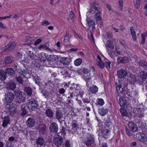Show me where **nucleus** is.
<instances>
[{"label": "nucleus", "instance_id": "1", "mask_svg": "<svg viewBox=\"0 0 147 147\" xmlns=\"http://www.w3.org/2000/svg\"><path fill=\"white\" fill-rule=\"evenodd\" d=\"M115 85L116 90L118 94L121 93L126 94L127 96L132 97V94L129 93L130 90L127 88V87L124 84L122 83L121 80H119L118 82H115Z\"/></svg>", "mask_w": 147, "mask_h": 147}, {"label": "nucleus", "instance_id": "2", "mask_svg": "<svg viewBox=\"0 0 147 147\" xmlns=\"http://www.w3.org/2000/svg\"><path fill=\"white\" fill-rule=\"evenodd\" d=\"M55 117V118L59 122L61 127L63 126H62L63 123L66 126H67V124L65 121V118L64 117V115L62 111L59 109L57 110L56 111Z\"/></svg>", "mask_w": 147, "mask_h": 147}, {"label": "nucleus", "instance_id": "3", "mask_svg": "<svg viewBox=\"0 0 147 147\" xmlns=\"http://www.w3.org/2000/svg\"><path fill=\"white\" fill-rule=\"evenodd\" d=\"M28 108L30 111L36 110L39 107V105L36 99L33 98L29 100L28 102Z\"/></svg>", "mask_w": 147, "mask_h": 147}, {"label": "nucleus", "instance_id": "4", "mask_svg": "<svg viewBox=\"0 0 147 147\" xmlns=\"http://www.w3.org/2000/svg\"><path fill=\"white\" fill-rule=\"evenodd\" d=\"M14 100L16 103H20L25 101V98L23 97L22 92L20 90H16L14 91Z\"/></svg>", "mask_w": 147, "mask_h": 147}, {"label": "nucleus", "instance_id": "5", "mask_svg": "<svg viewBox=\"0 0 147 147\" xmlns=\"http://www.w3.org/2000/svg\"><path fill=\"white\" fill-rule=\"evenodd\" d=\"M71 128L69 127L68 129L69 133H72L74 134L77 132L79 129V124L77 121L75 120H72L71 123Z\"/></svg>", "mask_w": 147, "mask_h": 147}, {"label": "nucleus", "instance_id": "6", "mask_svg": "<svg viewBox=\"0 0 147 147\" xmlns=\"http://www.w3.org/2000/svg\"><path fill=\"white\" fill-rule=\"evenodd\" d=\"M144 105L142 104H138L136 108V109L137 111L136 115L138 118V119L140 120V121H142V118L144 117L143 114Z\"/></svg>", "mask_w": 147, "mask_h": 147}, {"label": "nucleus", "instance_id": "7", "mask_svg": "<svg viewBox=\"0 0 147 147\" xmlns=\"http://www.w3.org/2000/svg\"><path fill=\"white\" fill-rule=\"evenodd\" d=\"M63 138L61 136L57 135L54 138L53 143L55 146L58 147L63 144Z\"/></svg>", "mask_w": 147, "mask_h": 147}, {"label": "nucleus", "instance_id": "8", "mask_svg": "<svg viewBox=\"0 0 147 147\" xmlns=\"http://www.w3.org/2000/svg\"><path fill=\"white\" fill-rule=\"evenodd\" d=\"M90 8L88 10L87 13H91L92 14L96 13L98 11L100 8L98 7V4L96 2H94L90 5Z\"/></svg>", "mask_w": 147, "mask_h": 147}, {"label": "nucleus", "instance_id": "9", "mask_svg": "<svg viewBox=\"0 0 147 147\" xmlns=\"http://www.w3.org/2000/svg\"><path fill=\"white\" fill-rule=\"evenodd\" d=\"M16 44L14 42L7 44L2 49V52H9L13 51L15 48Z\"/></svg>", "mask_w": 147, "mask_h": 147}, {"label": "nucleus", "instance_id": "10", "mask_svg": "<svg viewBox=\"0 0 147 147\" xmlns=\"http://www.w3.org/2000/svg\"><path fill=\"white\" fill-rule=\"evenodd\" d=\"M49 129L51 133H57L59 129L57 124L55 122H51L49 126Z\"/></svg>", "mask_w": 147, "mask_h": 147}, {"label": "nucleus", "instance_id": "11", "mask_svg": "<svg viewBox=\"0 0 147 147\" xmlns=\"http://www.w3.org/2000/svg\"><path fill=\"white\" fill-rule=\"evenodd\" d=\"M14 98V94L12 92H8L5 94V99L8 104L11 103Z\"/></svg>", "mask_w": 147, "mask_h": 147}, {"label": "nucleus", "instance_id": "12", "mask_svg": "<svg viewBox=\"0 0 147 147\" xmlns=\"http://www.w3.org/2000/svg\"><path fill=\"white\" fill-rule=\"evenodd\" d=\"M87 140L85 141L84 144L87 146H91L94 142V137L93 135L90 134L88 136Z\"/></svg>", "mask_w": 147, "mask_h": 147}, {"label": "nucleus", "instance_id": "13", "mask_svg": "<svg viewBox=\"0 0 147 147\" xmlns=\"http://www.w3.org/2000/svg\"><path fill=\"white\" fill-rule=\"evenodd\" d=\"M127 74V71L125 69H121L117 71V75L120 78H125Z\"/></svg>", "mask_w": 147, "mask_h": 147}, {"label": "nucleus", "instance_id": "14", "mask_svg": "<svg viewBox=\"0 0 147 147\" xmlns=\"http://www.w3.org/2000/svg\"><path fill=\"white\" fill-rule=\"evenodd\" d=\"M87 24H88L89 28L92 30L95 28V22L89 17H87L86 19Z\"/></svg>", "mask_w": 147, "mask_h": 147}, {"label": "nucleus", "instance_id": "15", "mask_svg": "<svg viewBox=\"0 0 147 147\" xmlns=\"http://www.w3.org/2000/svg\"><path fill=\"white\" fill-rule=\"evenodd\" d=\"M128 126L130 130L133 132L137 131L138 127L137 125L133 122H130L128 124Z\"/></svg>", "mask_w": 147, "mask_h": 147}, {"label": "nucleus", "instance_id": "16", "mask_svg": "<svg viewBox=\"0 0 147 147\" xmlns=\"http://www.w3.org/2000/svg\"><path fill=\"white\" fill-rule=\"evenodd\" d=\"M40 134H41L44 133L47 129L46 125L43 124H39L37 127Z\"/></svg>", "mask_w": 147, "mask_h": 147}, {"label": "nucleus", "instance_id": "17", "mask_svg": "<svg viewBox=\"0 0 147 147\" xmlns=\"http://www.w3.org/2000/svg\"><path fill=\"white\" fill-rule=\"evenodd\" d=\"M26 125L29 127H32L34 126L35 124V120L32 117L29 118L26 122Z\"/></svg>", "mask_w": 147, "mask_h": 147}, {"label": "nucleus", "instance_id": "18", "mask_svg": "<svg viewBox=\"0 0 147 147\" xmlns=\"http://www.w3.org/2000/svg\"><path fill=\"white\" fill-rule=\"evenodd\" d=\"M117 63L119 64L120 63H126L129 61L128 58L126 57H118L117 59Z\"/></svg>", "mask_w": 147, "mask_h": 147}, {"label": "nucleus", "instance_id": "19", "mask_svg": "<svg viewBox=\"0 0 147 147\" xmlns=\"http://www.w3.org/2000/svg\"><path fill=\"white\" fill-rule=\"evenodd\" d=\"M6 87L8 89L13 90L16 88V84L14 82L10 81L7 83Z\"/></svg>", "mask_w": 147, "mask_h": 147}, {"label": "nucleus", "instance_id": "20", "mask_svg": "<svg viewBox=\"0 0 147 147\" xmlns=\"http://www.w3.org/2000/svg\"><path fill=\"white\" fill-rule=\"evenodd\" d=\"M113 39L112 40H108L107 44L105 45V47L107 51L109 50V48L113 49L114 48V40Z\"/></svg>", "mask_w": 147, "mask_h": 147}, {"label": "nucleus", "instance_id": "21", "mask_svg": "<svg viewBox=\"0 0 147 147\" xmlns=\"http://www.w3.org/2000/svg\"><path fill=\"white\" fill-rule=\"evenodd\" d=\"M4 73L6 75L12 76L15 74V71L12 68H7L5 69Z\"/></svg>", "mask_w": 147, "mask_h": 147}, {"label": "nucleus", "instance_id": "22", "mask_svg": "<svg viewBox=\"0 0 147 147\" xmlns=\"http://www.w3.org/2000/svg\"><path fill=\"white\" fill-rule=\"evenodd\" d=\"M138 138L140 141L144 143L147 144V137L146 136L145 134H141Z\"/></svg>", "mask_w": 147, "mask_h": 147}, {"label": "nucleus", "instance_id": "23", "mask_svg": "<svg viewBox=\"0 0 147 147\" xmlns=\"http://www.w3.org/2000/svg\"><path fill=\"white\" fill-rule=\"evenodd\" d=\"M47 56H46L45 53H40L38 55V59L39 60L43 63V65H45V64H44L45 62L46 61V60L47 59Z\"/></svg>", "mask_w": 147, "mask_h": 147}, {"label": "nucleus", "instance_id": "24", "mask_svg": "<svg viewBox=\"0 0 147 147\" xmlns=\"http://www.w3.org/2000/svg\"><path fill=\"white\" fill-rule=\"evenodd\" d=\"M98 113L102 116H104L106 115L108 112L107 109H104L103 107L99 108L98 110Z\"/></svg>", "mask_w": 147, "mask_h": 147}, {"label": "nucleus", "instance_id": "25", "mask_svg": "<svg viewBox=\"0 0 147 147\" xmlns=\"http://www.w3.org/2000/svg\"><path fill=\"white\" fill-rule=\"evenodd\" d=\"M119 103L121 107L125 108L127 106L126 101L125 99L120 97L119 98Z\"/></svg>", "mask_w": 147, "mask_h": 147}, {"label": "nucleus", "instance_id": "26", "mask_svg": "<svg viewBox=\"0 0 147 147\" xmlns=\"http://www.w3.org/2000/svg\"><path fill=\"white\" fill-rule=\"evenodd\" d=\"M10 120L9 116H5L4 118V120L2 124L3 126L5 127L7 125L10 123Z\"/></svg>", "mask_w": 147, "mask_h": 147}, {"label": "nucleus", "instance_id": "27", "mask_svg": "<svg viewBox=\"0 0 147 147\" xmlns=\"http://www.w3.org/2000/svg\"><path fill=\"white\" fill-rule=\"evenodd\" d=\"M140 76L139 80H145L147 78V72L145 71H141L140 72Z\"/></svg>", "mask_w": 147, "mask_h": 147}, {"label": "nucleus", "instance_id": "28", "mask_svg": "<svg viewBox=\"0 0 147 147\" xmlns=\"http://www.w3.org/2000/svg\"><path fill=\"white\" fill-rule=\"evenodd\" d=\"M24 90L28 96H30L32 93V89L29 86H25L24 87Z\"/></svg>", "mask_w": 147, "mask_h": 147}, {"label": "nucleus", "instance_id": "29", "mask_svg": "<svg viewBox=\"0 0 147 147\" xmlns=\"http://www.w3.org/2000/svg\"><path fill=\"white\" fill-rule=\"evenodd\" d=\"M101 15V12L99 10L97 13H95L94 16L97 22L102 20Z\"/></svg>", "mask_w": 147, "mask_h": 147}, {"label": "nucleus", "instance_id": "30", "mask_svg": "<svg viewBox=\"0 0 147 147\" xmlns=\"http://www.w3.org/2000/svg\"><path fill=\"white\" fill-rule=\"evenodd\" d=\"M47 45H48V46L49 45V44L47 43H46V44H41L38 47V48L40 49H43L44 50L49 51L51 52H52L53 51L52 50L49 48L48 46H47Z\"/></svg>", "mask_w": 147, "mask_h": 147}, {"label": "nucleus", "instance_id": "31", "mask_svg": "<svg viewBox=\"0 0 147 147\" xmlns=\"http://www.w3.org/2000/svg\"><path fill=\"white\" fill-rule=\"evenodd\" d=\"M45 114L47 117L49 118H52L54 115L53 112L50 109H48L46 110Z\"/></svg>", "mask_w": 147, "mask_h": 147}, {"label": "nucleus", "instance_id": "32", "mask_svg": "<svg viewBox=\"0 0 147 147\" xmlns=\"http://www.w3.org/2000/svg\"><path fill=\"white\" fill-rule=\"evenodd\" d=\"M70 59L68 57L62 58L60 62L64 65H68L69 64Z\"/></svg>", "mask_w": 147, "mask_h": 147}, {"label": "nucleus", "instance_id": "33", "mask_svg": "<svg viewBox=\"0 0 147 147\" xmlns=\"http://www.w3.org/2000/svg\"><path fill=\"white\" fill-rule=\"evenodd\" d=\"M13 57L11 56L7 57L5 58L4 63L5 64H9L13 61Z\"/></svg>", "mask_w": 147, "mask_h": 147}, {"label": "nucleus", "instance_id": "34", "mask_svg": "<svg viewBox=\"0 0 147 147\" xmlns=\"http://www.w3.org/2000/svg\"><path fill=\"white\" fill-rule=\"evenodd\" d=\"M7 76L3 71L0 69V80L2 82L5 80L6 79Z\"/></svg>", "mask_w": 147, "mask_h": 147}, {"label": "nucleus", "instance_id": "35", "mask_svg": "<svg viewBox=\"0 0 147 147\" xmlns=\"http://www.w3.org/2000/svg\"><path fill=\"white\" fill-rule=\"evenodd\" d=\"M98 88L95 85H93L90 88V92L92 94H95L98 91Z\"/></svg>", "mask_w": 147, "mask_h": 147}, {"label": "nucleus", "instance_id": "36", "mask_svg": "<svg viewBox=\"0 0 147 147\" xmlns=\"http://www.w3.org/2000/svg\"><path fill=\"white\" fill-rule=\"evenodd\" d=\"M26 105L24 104L22 105L21 108V114L20 115L22 116H24L27 114V112L25 108Z\"/></svg>", "mask_w": 147, "mask_h": 147}, {"label": "nucleus", "instance_id": "37", "mask_svg": "<svg viewBox=\"0 0 147 147\" xmlns=\"http://www.w3.org/2000/svg\"><path fill=\"white\" fill-rule=\"evenodd\" d=\"M45 140L42 137H39L36 141V143L40 146L44 145Z\"/></svg>", "mask_w": 147, "mask_h": 147}, {"label": "nucleus", "instance_id": "38", "mask_svg": "<svg viewBox=\"0 0 147 147\" xmlns=\"http://www.w3.org/2000/svg\"><path fill=\"white\" fill-rule=\"evenodd\" d=\"M83 79L85 80L86 82V85L87 86L89 87L88 82H89V80L91 78V75L89 74L88 75H85L83 76L82 77Z\"/></svg>", "mask_w": 147, "mask_h": 147}, {"label": "nucleus", "instance_id": "39", "mask_svg": "<svg viewBox=\"0 0 147 147\" xmlns=\"http://www.w3.org/2000/svg\"><path fill=\"white\" fill-rule=\"evenodd\" d=\"M33 81L36 84H39L40 82V76L37 74L33 76Z\"/></svg>", "mask_w": 147, "mask_h": 147}, {"label": "nucleus", "instance_id": "40", "mask_svg": "<svg viewBox=\"0 0 147 147\" xmlns=\"http://www.w3.org/2000/svg\"><path fill=\"white\" fill-rule=\"evenodd\" d=\"M41 92L47 99L48 100L49 96V92L47 91L45 88L40 91Z\"/></svg>", "mask_w": 147, "mask_h": 147}, {"label": "nucleus", "instance_id": "41", "mask_svg": "<svg viewBox=\"0 0 147 147\" xmlns=\"http://www.w3.org/2000/svg\"><path fill=\"white\" fill-rule=\"evenodd\" d=\"M138 64L140 66L145 68L147 66V62L144 60H142L138 62Z\"/></svg>", "mask_w": 147, "mask_h": 147}, {"label": "nucleus", "instance_id": "42", "mask_svg": "<svg viewBox=\"0 0 147 147\" xmlns=\"http://www.w3.org/2000/svg\"><path fill=\"white\" fill-rule=\"evenodd\" d=\"M109 131L107 129H103L101 131V136L103 137L106 138L107 136L108 135Z\"/></svg>", "mask_w": 147, "mask_h": 147}, {"label": "nucleus", "instance_id": "43", "mask_svg": "<svg viewBox=\"0 0 147 147\" xmlns=\"http://www.w3.org/2000/svg\"><path fill=\"white\" fill-rule=\"evenodd\" d=\"M50 83H51V82H48L47 83H46L45 84V86H44L42 85L41 82H39V84H36L37 85H38L39 86V89L40 91L44 89L43 87H44L45 88H46V86H47L48 84H49Z\"/></svg>", "mask_w": 147, "mask_h": 147}, {"label": "nucleus", "instance_id": "44", "mask_svg": "<svg viewBox=\"0 0 147 147\" xmlns=\"http://www.w3.org/2000/svg\"><path fill=\"white\" fill-rule=\"evenodd\" d=\"M82 62V59L80 58H78L75 60L74 64L76 65L79 66L81 64Z\"/></svg>", "mask_w": 147, "mask_h": 147}, {"label": "nucleus", "instance_id": "45", "mask_svg": "<svg viewBox=\"0 0 147 147\" xmlns=\"http://www.w3.org/2000/svg\"><path fill=\"white\" fill-rule=\"evenodd\" d=\"M105 103L103 100L101 98H99L97 100V102L96 103V105H99L102 106Z\"/></svg>", "mask_w": 147, "mask_h": 147}, {"label": "nucleus", "instance_id": "46", "mask_svg": "<svg viewBox=\"0 0 147 147\" xmlns=\"http://www.w3.org/2000/svg\"><path fill=\"white\" fill-rule=\"evenodd\" d=\"M16 81L19 84H23V80L22 77L21 76H18L15 78Z\"/></svg>", "mask_w": 147, "mask_h": 147}, {"label": "nucleus", "instance_id": "47", "mask_svg": "<svg viewBox=\"0 0 147 147\" xmlns=\"http://www.w3.org/2000/svg\"><path fill=\"white\" fill-rule=\"evenodd\" d=\"M147 36V31L145 33H143L141 35L142 40L141 42V43L142 44H144L145 42V38Z\"/></svg>", "mask_w": 147, "mask_h": 147}, {"label": "nucleus", "instance_id": "48", "mask_svg": "<svg viewBox=\"0 0 147 147\" xmlns=\"http://www.w3.org/2000/svg\"><path fill=\"white\" fill-rule=\"evenodd\" d=\"M120 111L121 112V115L122 116H127L128 115L127 112L125 109L121 108L120 109Z\"/></svg>", "mask_w": 147, "mask_h": 147}, {"label": "nucleus", "instance_id": "49", "mask_svg": "<svg viewBox=\"0 0 147 147\" xmlns=\"http://www.w3.org/2000/svg\"><path fill=\"white\" fill-rule=\"evenodd\" d=\"M130 76L131 78V82L133 84L135 83L137 81L136 76L135 75H133L132 74H130Z\"/></svg>", "mask_w": 147, "mask_h": 147}, {"label": "nucleus", "instance_id": "50", "mask_svg": "<svg viewBox=\"0 0 147 147\" xmlns=\"http://www.w3.org/2000/svg\"><path fill=\"white\" fill-rule=\"evenodd\" d=\"M75 14L73 12L71 11L68 15L67 20H70L74 18L75 16Z\"/></svg>", "mask_w": 147, "mask_h": 147}, {"label": "nucleus", "instance_id": "51", "mask_svg": "<svg viewBox=\"0 0 147 147\" xmlns=\"http://www.w3.org/2000/svg\"><path fill=\"white\" fill-rule=\"evenodd\" d=\"M55 56L53 55H50L48 57L47 56V59L48 61H54Z\"/></svg>", "mask_w": 147, "mask_h": 147}, {"label": "nucleus", "instance_id": "52", "mask_svg": "<svg viewBox=\"0 0 147 147\" xmlns=\"http://www.w3.org/2000/svg\"><path fill=\"white\" fill-rule=\"evenodd\" d=\"M9 110L10 112L9 114L10 115H13V114H15L16 113V109L15 108L9 109Z\"/></svg>", "mask_w": 147, "mask_h": 147}, {"label": "nucleus", "instance_id": "53", "mask_svg": "<svg viewBox=\"0 0 147 147\" xmlns=\"http://www.w3.org/2000/svg\"><path fill=\"white\" fill-rule=\"evenodd\" d=\"M66 129L64 126H62L61 129H60V133H62L64 135H65L66 134Z\"/></svg>", "mask_w": 147, "mask_h": 147}, {"label": "nucleus", "instance_id": "54", "mask_svg": "<svg viewBox=\"0 0 147 147\" xmlns=\"http://www.w3.org/2000/svg\"><path fill=\"white\" fill-rule=\"evenodd\" d=\"M82 100L85 103H89L91 101H93L92 99L91 100L90 99V97H89V98H84Z\"/></svg>", "mask_w": 147, "mask_h": 147}, {"label": "nucleus", "instance_id": "55", "mask_svg": "<svg viewBox=\"0 0 147 147\" xmlns=\"http://www.w3.org/2000/svg\"><path fill=\"white\" fill-rule=\"evenodd\" d=\"M140 1H136L134 3V5L135 7L137 9H139L140 6Z\"/></svg>", "mask_w": 147, "mask_h": 147}, {"label": "nucleus", "instance_id": "56", "mask_svg": "<svg viewBox=\"0 0 147 147\" xmlns=\"http://www.w3.org/2000/svg\"><path fill=\"white\" fill-rule=\"evenodd\" d=\"M118 3H119V8L120 9V10H122V6H123V0H119L118 1Z\"/></svg>", "mask_w": 147, "mask_h": 147}, {"label": "nucleus", "instance_id": "57", "mask_svg": "<svg viewBox=\"0 0 147 147\" xmlns=\"http://www.w3.org/2000/svg\"><path fill=\"white\" fill-rule=\"evenodd\" d=\"M28 57L31 59H32L34 58V55H33V53L32 52L30 51H28Z\"/></svg>", "mask_w": 147, "mask_h": 147}, {"label": "nucleus", "instance_id": "58", "mask_svg": "<svg viewBox=\"0 0 147 147\" xmlns=\"http://www.w3.org/2000/svg\"><path fill=\"white\" fill-rule=\"evenodd\" d=\"M111 62L110 61H105V65L106 67L107 68H109L111 67Z\"/></svg>", "mask_w": 147, "mask_h": 147}, {"label": "nucleus", "instance_id": "59", "mask_svg": "<svg viewBox=\"0 0 147 147\" xmlns=\"http://www.w3.org/2000/svg\"><path fill=\"white\" fill-rule=\"evenodd\" d=\"M98 65L101 68H104L105 66V65L104 63L101 61L98 62Z\"/></svg>", "mask_w": 147, "mask_h": 147}, {"label": "nucleus", "instance_id": "60", "mask_svg": "<svg viewBox=\"0 0 147 147\" xmlns=\"http://www.w3.org/2000/svg\"><path fill=\"white\" fill-rule=\"evenodd\" d=\"M28 73V72L26 70L23 69L22 70L21 74L23 76H25V75L27 74Z\"/></svg>", "mask_w": 147, "mask_h": 147}, {"label": "nucleus", "instance_id": "61", "mask_svg": "<svg viewBox=\"0 0 147 147\" xmlns=\"http://www.w3.org/2000/svg\"><path fill=\"white\" fill-rule=\"evenodd\" d=\"M131 33L132 36L133 40H135L136 39V35L135 31Z\"/></svg>", "mask_w": 147, "mask_h": 147}, {"label": "nucleus", "instance_id": "62", "mask_svg": "<svg viewBox=\"0 0 147 147\" xmlns=\"http://www.w3.org/2000/svg\"><path fill=\"white\" fill-rule=\"evenodd\" d=\"M69 40V36L68 35H65L64 37V39L63 40V41L65 42H68Z\"/></svg>", "mask_w": 147, "mask_h": 147}, {"label": "nucleus", "instance_id": "63", "mask_svg": "<svg viewBox=\"0 0 147 147\" xmlns=\"http://www.w3.org/2000/svg\"><path fill=\"white\" fill-rule=\"evenodd\" d=\"M6 107L8 109L12 108H15V105L14 104H12L9 105H8V104Z\"/></svg>", "mask_w": 147, "mask_h": 147}, {"label": "nucleus", "instance_id": "64", "mask_svg": "<svg viewBox=\"0 0 147 147\" xmlns=\"http://www.w3.org/2000/svg\"><path fill=\"white\" fill-rule=\"evenodd\" d=\"M12 67L15 69V71H16L19 67L17 63H14Z\"/></svg>", "mask_w": 147, "mask_h": 147}]
</instances>
